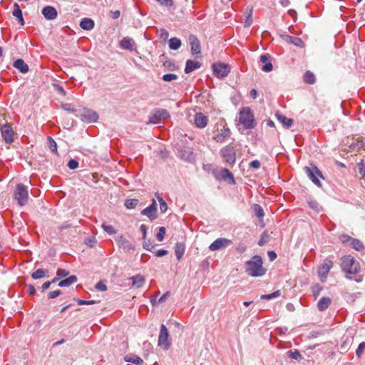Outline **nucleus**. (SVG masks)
<instances>
[{
    "label": "nucleus",
    "instance_id": "f257e3e1",
    "mask_svg": "<svg viewBox=\"0 0 365 365\" xmlns=\"http://www.w3.org/2000/svg\"><path fill=\"white\" fill-rule=\"evenodd\" d=\"M262 259L259 255H255L245 263L246 273L254 277H262L265 274L266 269L262 266Z\"/></svg>",
    "mask_w": 365,
    "mask_h": 365
},
{
    "label": "nucleus",
    "instance_id": "f03ea898",
    "mask_svg": "<svg viewBox=\"0 0 365 365\" xmlns=\"http://www.w3.org/2000/svg\"><path fill=\"white\" fill-rule=\"evenodd\" d=\"M239 121L245 129H253L257 125L254 113L250 108L244 107L239 113Z\"/></svg>",
    "mask_w": 365,
    "mask_h": 365
},
{
    "label": "nucleus",
    "instance_id": "7ed1b4c3",
    "mask_svg": "<svg viewBox=\"0 0 365 365\" xmlns=\"http://www.w3.org/2000/svg\"><path fill=\"white\" fill-rule=\"evenodd\" d=\"M341 268L346 274H356L360 271V264L354 257L346 255L341 258Z\"/></svg>",
    "mask_w": 365,
    "mask_h": 365
},
{
    "label": "nucleus",
    "instance_id": "20e7f679",
    "mask_svg": "<svg viewBox=\"0 0 365 365\" xmlns=\"http://www.w3.org/2000/svg\"><path fill=\"white\" fill-rule=\"evenodd\" d=\"M220 155L224 162L227 165L232 166L236 162V150L231 145H226L220 150Z\"/></svg>",
    "mask_w": 365,
    "mask_h": 365
},
{
    "label": "nucleus",
    "instance_id": "39448f33",
    "mask_svg": "<svg viewBox=\"0 0 365 365\" xmlns=\"http://www.w3.org/2000/svg\"><path fill=\"white\" fill-rule=\"evenodd\" d=\"M308 178L314 183L316 185L321 187V182L319 178H324L322 173L317 167L315 165H311L310 167H305L304 168Z\"/></svg>",
    "mask_w": 365,
    "mask_h": 365
},
{
    "label": "nucleus",
    "instance_id": "423d86ee",
    "mask_svg": "<svg viewBox=\"0 0 365 365\" xmlns=\"http://www.w3.org/2000/svg\"><path fill=\"white\" fill-rule=\"evenodd\" d=\"M14 197L20 206L24 205L27 202L29 197L27 187L23 184H18L14 193Z\"/></svg>",
    "mask_w": 365,
    "mask_h": 365
},
{
    "label": "nucleus",
    "instance_id": "0eeeda50",
    "mask_svg": "<svg viewBox=\"0 0 365 365\" xmlns=\"http://www.w3.org/2000/svg\"><path fill=\"white\" fill-rule=\"evenodd\" d=\"M169 332L165 324H161L158 336V345L164 350H168L170 346Z\"/></svg>",
    "mask_w": 365,
    "mask_h": 365
},
{
    "label": "nucleus",
    "instance_id": "6e6552de",
    "mask_svg": "<svg viewBox=\"0 0 365 365\" xmlns=\"http://www.w3.org/2000/svg\"><path fill=\"white\" fill-rule=\"evenodd\" d=\"M170 118L169 113L165 109L155 110L150 116L148 124H158L161 120H165Z\"/></svg>",
    "mask_w": 365,
    "mask_h": 365
},
{
    "label": "nucleus",
    "instance_id": "1a4fd4ad",
    "mask_svg": "<svg viewBox=\"0 0 365 365\" xmlns=\"http://www.w3.org/2000/svg\"><path fill=\"white\" fill-rule=\"evenodd\" d=\"M334 263L331 260L326 259L323 263L318 267V275L322 282L327 280L328 273L333 267Z\"/></svg>",
    "mask_w": 365,
    "mask_h": 365
},
{
    "label": "nucleus",
    "instance_id": "9d476101",
    "mask_svg": "<svg viewBox=\"0 0 365 365\" xmlns=\"http://www.w3.org/2000/svg\"><path fill=\"white\" fill-rule=\"evenodd\" d=\"M214 74L217 78H224L227 76L230 72V68L228 64L223 63H215L212 65Z\"/></svg>",
    "mask_w": 365,
    "mask_h": 365
},
{
    "label": "nucleus",
    "instance_id": "9b49d317",
    "mask_svg": "<svg viewBox=\"0 0 365 365\" xmlns=\"http://www.w3.org/2000/svg\"><path fill=\"white\" fill-rule=\"evenodd\" d=\"M232 243V241L229 239L217 238L209 246V249L211 251L220 250L230 246Z\"/></svg>",
    "mask_w": 365,
    "mask_h": 365
},
{
    "label": "nucleus",
    "instance_id": "f8f14e48",
    "mask_svg": "<svg viewBox=\"0 0 365 365\" xmlns=\"http://www.w3.org/2000/svg\"><path fill=\"white\" fill-rule=\"evenodd\" d=\"M0 130L5 142L8 144L13 143L14 132L11 126L9 124H5L1 126Z\"/></svg>",
    "mask_w": 365,
    "mask_h": 365
},
{
    "label": "nucleus",
    "instance_id": "ddd939ff",
    "mask_svg": "<svg viewBox=\"0 0 365 365\" xmlns=\"http://www.w3.org/2000/svg\"><path fill=\"white\" fill-rule=\"evenodd\" d=\"M141 215L147 216L151 221L157 218V204L153 200L152 204L141 211Z\"/></svg>",
    "mask_w": 365,
    "mask_h": 365
},
{
    "label": "nucleus",
    "instance_id": "4468645a",
    "mask_svg": "<svg viewBox=\"0 0 365 365\" xmlns=\"http://www.w3.org/2000/svg\"><path fill=\"white\" fill-rule=\"evenodd\" d=\"M98 119V115L96 111L86 109L81 114V120L87 123H94Z\"/></svg>",
    "mask_w": 365,
    "mask_h": 365
},
{
    "label": "nucleus",
    "instance_id": "2eb2a0df",
    "mask_svg": "<svg viewBox=\"0 0 365 365\" xmlns=\"http://www.w3.org/2000/svg\"><path fill=\"white\" fill-rule=\"evenodd\" d=\"M116 242L118 246L125 252L134 250V246L132 243L123 235H118L116 238Z\"/></svg>",
    "mask_w": 365,
    "mask_h": 365
},
{
    "label": "nucleus",
    "instance_id": "dca6fc26",
    "mask_svg": "<svg viewBox=\"0 0 365 365\" xmlns=\"http://www.w3.org/2000/svg\"><path fill=\"white\" fill-rule=\"evenodd\" d=\"M214 174L219 180L229 179L232 183H235V179L232 173L227 168H222L218 173L214 172Z\"/></svg>",
    "mask_w": 365,
    "mask_h": 365
},
{
    "label": "nucleus",
    "instance_id": "f3484780",
    "mask_svg": "<svg viewBox=\"0 0 365 365\" xmlns=\"http://www.w3.org/2000/svg\"><path fill=\"white\" fill-rule=\"evenodd\" d=\"M42 14L46 19L53 20L57 16V11L54 7L47 6L42 9Z\"/></svg>",
    "mask_w": 365,
    "mask_h": 365
},
{
    "label": "nucleus",
    "instance_id": "a211bd4d",
    "mask_svg": "<svg viewBox=\"0 0 365 365\" xmlns=\"http://www.w3.org/2000/svg\"><path fill=\"white\" fill-rule=\"evenodd\" d=\"M189 41L191 46V51L192 54H200V44L198 39L193 35L190 36Z\"/></svg>",
    "mask_w": 365,
    "mask_h": 365
},
{
    "label": "nucleus",
    "instance_id": "6ab92c4d",
    "mask_svg": "<svg viewBox=\"0 0 365 365\" xmlns=\"http://www.w3.org/2000/svg\"><path fill=\"white\" fill-rule=\"evenodd\" d=\"M269 58L270 56L267 53L262 54L260 56V62L264 63L262 67V70L264 72H269L273 68L272 63L269 61Z\"/></svg>",
    "mask_w": 365,
    "mask_h": 365
},
{
    "label": "nucleus",
    "instance_id": "aec40b11",
    "mask_svg": "<svg viewBox=\"0 0 365 365\" xmlns=\"http://www.w3.org/2000/svg\"><path fill=\"white\" fill-rule=\"evenodd\" d=\"M207 118L202 113H197L195 116V123L197 127L202 128L207 124Z\"/></svg>",
    "mask_w": 365,
    "mask_h": 365
},
{
    "label": "nucleus",
    "instance_id": "412c9836",
    "mask_svg": "<svg viewBox=\"0 0 365 365\" xmlns=\"http://www.w3.org/2000/svg\"><path fill=\"white\" fill-rule=\"evenodd\" d=\"M331 303V299L327 297H323L317 303V309L320 312L326 310Z\"/></svg>",
    "mask_w": 365,
    "mask_h": 365
},
{
    "label": "nucleus",
    "instance_id": "4be33fe9",
    "mask_svg": "<svg viewBox=\"0 0 365 365\" xmlns=\"http://www.w3.org/2000/svg\"><path fill=\"white\" fill-rule=\"evenodd\" d=\"M200 67V63L198 61H195L192 60H187L186 62V66L185 68V73H190L193 71L199 68Z\"/></svg>",
    "mask_w": 365,
    "mask_h": 365
},
{
    "label": "nucleus",
    "instance_id": "5701e85b",
    "mask_svg": "<svg viewBox=\"0 0 365 365\" xmlns=\"http://www.w3.org/2000/svg\"><path fill=\"white\" fill-rule=\"evenodd\" d=\"M13 66L22 73H26L29 71L28 65L22 59L19 58L15 61Z\"/></svg>",
    "mask_w": 365,
    "mask_h": 365
},
{
    "label": "nucleus",
    "instance_id": "b1692460",
    "mask_svg": "<svg viewBox=\"0 0 365 365\" xmlns=\"http://www.w3.org/2000/svg\"><path fill=\"white\" fill-rule=\"evenodd\" d=\"M12 14L17 19L19 23L21 25H24V20L23 18L22 11L20 9L19 6L17 3H15L14 4V10Z\"/></svg>",
    "mask_w": 365,
    "mask_h": 365
},
{
    "label": "nucleus",
    "instance_id": "393cba45",
    "mask_svg": "<svg viewBox=\"0 0 365 365\" xmlns=\"http://www.w3.org/2000/svg\"><path fill=\"white\" fill-rule=\"evenodd\" d=\"M80 26L84 30L90 31L94 27V21L91 19L84 18L81 20Z\"/></svg>",
    "mask_w": 365,
    "mask_h": 365
},
{
    "label": "nucleus",
    "instance_id": "a878e982",
    "mask_svg": "<svg viewBox=\"0 0 365 365\" xmlns=\"http://www.w3.org/2000/svg\"><path fill=\"white\" fill-rule=\"evenodd\" d=\"M185 247L183 243H182V242L176 243L175 247V255H176V257L178 261H180L181 259V258L182 257V256L185 253Z\"/></svg>",
    "mask_w": 365,
    "mask_h": 365
},
{
    "label": "nucleus",
    "instance_id": "bb28decb",
    "mask_svg": "<svg viewBox=\"0 0 365 365\" xmlns=\"http://www.w3.org/2000/svg\"><path fill=\"white\" fill-rule=\"evenodd\" d=\"M130 279L132 281L133 287H135L136 288L141 287L145 282L144 277L140 274L133 276L130 277Z\"/></svg>",
    "mask_w": 365,
    "mask_h": 365
},
{
    "label": "nucleus",
    "instance_id": "cd10ccee",
    "mask_svg": "<svg viewBox=\"0 0 365 365\" xmlns=\"http://www.w3.org/2000/svg\"><path fill=\"white\" fill-rule=\"evenodd\" d=\"M278 120L287 128L291 127L293 124V120L292 118H287L286 116L277 114L276 115Z\"/></svg>",
    "mask_w": 365,
    "mask_h": 365
},
{
    "label": "nucleus",
    "instance_id": "c85d7f7f",
    "mask_svg": "<svg viewBox=\"0 0 365 365\" xmlns=\"http://www.w3.org/2000/svg\"><path fill=\"white\" fill-rule=\"evenodd\" d=\"M133 43L134 42L131 38L128 37H125L120 41V46L121 48L124 49L131 51L133 50Z\"/></svg>",
    "mask_w": 365,
    "mask_h": 365
},
{
    "label": "nucleus",
    "instance_id": "c756f323",
    "mask_svg": "<svg viewBox=\"0 0 365 365\" xmlns=\"http://www.w3.org/2000/svg\"><path fill=\"white\" fill-rule=\"evenodd\" d=\"M286 40L289 43L294 44L298 47L302 48L304 46V43L300 38L295 37V36H287Z\"/></svg>",
    "mask_w": 365,
    "mask_h": 365
},
{
    "label": "nucleus",
    "instance_id": "7c9ffc66",
    "mask_svg": "<svg viewBox=\"0 0 365 365\" xmlns=\"http://www.w3.org/2000/svg\"><path fill=\"white\" fill-rule=\"evenodd\" d=\"M125 361L128 362L133 363L136 365H143V359L136 355H127L125 356Z\"/></svg>",
    "mask_w": 365,
    "mask_h": 365
},
{
    "label": "nucleus",
    "instance_id": "2f4dec72",
    "mask_svg": "<svg viewBox=\"0 0 365 365\" xmlns=\"http://www.w3.org/2000/svg\"><path fill=\"white\" fill-rule=\"evenodd\" d=\"M77 281V277L75 275H71L68 278L59 282L58 286L61 287H68Z\"/></svg>",
    "mask_w": 365,
    "mask_h": 365
},
{
    "label": "nucleus",
    "instance_id": "473e14b6",
    "mask_svg": "<svg viewBox=\"0 0 365 365\" xmlns=\"http://www.w3.org/2000/svg\"><path fill=\"white\" fill-rule=\"evenodd\" d=\"M230 135V130L229 128H225L222 130L221 133L217 134L215 139L217 142H222L225 138H228Z\"/></svg>",
    "mask_w": 365,
    "mask_h": 365
},
{
    "label": "nucleus",
    "instance_id": "72a5a7b5",
    "mask_svg": "<svg viewBox=\"0 0 365 365\" xmlns=\"http://www.w3.org/2000/svg\"><path fill=\"white\" fill-rule=\"evenodd\" d=\"M349 246L356 251H361L364 249V246L359 240L353 238Z\"/></svg>",
    "mask_w": 365,
    "mask_h": 365
},
{
    "label": "nucleus",
    "instance_id": "f704fd0d",
    "mask_svg": "<svg viewBox=\"0 0 365 365\" xmlns=\"http://www.w3.org/2000/svg\"><path fill=\"white\" fill-rule=\"evenodd\" d=\"M168 43L169 47L172 50H178L181 46V41L176 37L171 38Z\"/></svg>",
    "mask_w": 365,
    "mask_h": 365
},
{
    "label": "nucleus",
    "instance_id": "c9c22d12",
    "mask_svg": "<svg viewBox=\"0 0 365 365\" xmlns=\"http://www.w3.org/2000/svg\"><path fill=\"white\" fill-rule=\"evenodd\" d=\"M47 272H48V270H46V269H38L31 274V277L34 279H41V278L45 277Z\"/></svg>",
    "mask_w": 365,
    "mask_h": 365
},
{
    "label": "nucleus",
    "instance_id": "e433bc0d",
    "mask_svg": "<svg viewBox=\"0 0 365 365\" xmlns=\"http://www.w3.org/2000/svg\"><path fill=\"white\" fill-rule=\"evenodd\" d=\"M316 78L314 73L311 71H307L304 75V81L309 84H313L315 83Z\"/></svg>",
    "mask_w": 365,
    "mask_h": 365
},
{
    "label": "nucleus",
    "instance_id": "4c0bfd02",
    "mask_svg": "<svg viewBox=\"0 0 365 365\" xmlns=\"http://www.w3.org/2000/svg\"><path fill=\"white\" fill-rule=\"evenodd\" d=\"M155 196L160 203V210L162 213H165L168 210V205L166 202L163 199V197L158 194L156 193Z\"/></svg>",
    "mask_w": 365,
    "mask_h": 365
},
{
    "label": "nucleus",
    "instance_id": "58836bf2",
    "mask_svg": "<svg viewBox=\"0 0 365 365\" xmlns=\"http://www.w3.org/2000/svg\"><path fill=\"white\" fill-rule=\"evenodd\" d=\"M253 210L255 212V215L259 218V219H262L263 217L264 216V210L262 207V206H260L258 204H255L253 205Z\"/></svg>",
    "mask_w": 365,
    "mask_h": 365
},
{
    "label": "nucleus",
    "instance_id": "ea45409f",
    "mask_svg": "<svg viewBox=\"0 0 365 365\" xmlns=\"http://www.w3.org/2000/svg\"><path fill=\"white\" fill-rule=\"evenodd\" d=\"M287 355L289 358L296 359V360H300L302 359V354L297 349H294V351L291 350V351H287Z\"/></svg>",
    "mask_w": 365,
    "mask_h": 365
},
{
    "label": "nucleus",
    "instance_id": "a19ab883",
    "mask_svg": "<svg viewBox=\"0 0 365 365\" xmlns=\"http://www.w3.org/2000/svg\"><path fill=\"white\" fill-rule=\"evenodd\" d=\"M280 294H281V292L279 290H277L276 292H274L272 294H262V295H261L260 298L262 299L270 300V299H272L274 298L279 297Z\"/></svg>",
    "mask_w": 365,
    "mask_h": 365
},
{
    "label": "nucleus",
    "instance_id": "79ce46f5",
    "mask_svg": "<svg viewBox=\"0 0 365 365\" xmlns=\"http://www.w3.org/2000/svg\"><path fill=\"white\" fill-rule=\"evenodd\" d=\"M138 204V200L137 199H129L126 200L125 202V206L128 209H133L137 207Z\"/></svg>",
    "mask_w": 365,
    "mask_h": 365
},
{
    "label": "nucleus",
    "instance_id": "37998d69",
    "mask_svg": "<svg viewBox=\"0 0 365 365\" xmlns=\"http://www.w3.org/2000/svg\"><path fill=\"white\" fill-rule=\"evenodd\" d=\"M339 240L343 244H346V245H350L351 240H353V237H350L348 235H345V234L339 235Z\"/></svg>",
    "mask_w": 365,
    "mask_h": 365
},
{
    "label": "nucleus",
    "instance_id": "c03bdc74",
    "mask_svg": "<svg viewBox=\"0 0 365 365\" xmlns=\"http://www.w3.org/2000/svg\"><path fill=\"white\" fill-rule=\"evenodd\" d=\"M163 80L167 82L175 81L178 78V76L174 73H167L163 76Z\"/></svg>",
    "mask_w": 365,
    "mask_h": 365
},
{
    "label": "nucleus",
    "instance_id": "a18cd8bd",
    "mask_svg": "<svg viewBox=\"0 0 365 365\" xmlns=\"http://www.w3.org/2000/svg\"><path fill=\"white\" fill-rule=\"evenodd\" d=\"M165 228L164 227H160L158 233L156 234V238L158 241L161 242L164 239V236L165 234Z\"/></svg>",
    "mask_w": 365,
    "mask_h": 365
},
{
    "label": "nucleus",
    "instance_id": "49530a36",
    "mask_svg": "<svg viewBox=\"0 0 365 365\" xmlns=\"http://www.w3.org/2000/svg\"><path fill=\"white\" fill-rule=\"evenodd\" d=\"M48 147L51 149V150L53 153H56L57 152V145H56V142L51 137H48Z\"/></svg>",
    "mask_w": 365,
    "mask_h": 365
},
{
    "label": "nucleus",
    "instance_id": "de8ad7c7",
    "mask_svg": "<svg viewBox=\"0 0 365 365\" xmlns=\"http://www.w3.org/2000/svg\"><path fill=\"white\" fill-rule=\"evenodd\" d=\"M102 227L104 230V231H106L109 235H113L116 232L114 227L111 225H107L103 224Z\"/></svg>",
    "mask_w": 365,
    "mask_h": 365
},
{
    "label": "nucleus",
    "instance_id": "09e8293b",
    "mask_svg": "<svg viewBox=\"0 0 365 365\" xmlns=\"http://www.w3.org/2000/svg\"><path fill=\"white\" fill-rule=\"evenodd\" d=\"M358 168L360 175L363 178L365 179V162L361 160L359 163H358Z\"/></svg>",
    "mask_w": 365,
    "mask_h": 365
},
{
    "label": "nucleus",
    "instance_id": "8fccbe9b",
    "mask_svg": "<svg viewBox=\"0 0 365 365\" xmlns=\"http://www.w3.org/2000/svg\"><path fill=\"white\" fill-rule=\"evenodd\" d=\"M322 289V287L319 284H316L313 287L312 293H313L315 299H317L319 297Z\"/></svg>",
    "mask_w": 365,
    "mask_h": 365
},
{
    "label": "nucleus",
    "instance_id": "3c124183",
    "mask_svg": "<svg viewBox=\"0 0 365 365\" xmlns=\"http://www.w3.org/2000/svg\"><path fill=\"white\" fill-rule=\"evenodd\" d=\"M155 1H158V3H160V5L167 6V7H170V6H173V4H174L173 0H155Z\"/></svg>",
    "mask_w": 365,
    "mask_h": 365
},
{
    "label": "nucleus",
    "instance_id": "603ef678",
    "mask_svg": "<svg viewBox=\"0 0 365 365\" xmlns=\"http://www.w3.org/2000/svg\"><path fill=\"white\" fill-rule=\"evenodd\" d=\"M68 274H69V272L66 269H58L57 272H56V276L58 278L65 277L68 276Z\"/></svg>",
    "mask_w": 365,
    "mask_h": 365
},
{
    "label": "nucleus",
    "instance_id": "864d4df0",
    "mask_svg": "<svg viewBox=\"0 0 365 365\" xmlns=\"http://www.w3.org/2000/svg\"><path fill=\"white\" fill-rule=\"evenodd\" d=\"M78 166V161H76V160H73V159H71L68 163V167L71 169V170H74L76 168H77Z\"/></svg>",
    "mask_w": 365,
    "mask_h": 365
},
{
    "label": "nucleus",
    "instance_id": "5fc2aeb1",
    "mask_svg": "<svg viewBox=\"0 0 365 365\" xmlns=\"http://www.w3.org/2000/svg\"><path fill=\"white\" fill-rule=\"evenodd\" d=\"M365 349V342H361L359 344L356 351V354L358 356H360L361 354L363 353L364 350Z\"/></svg>",
    "mask_w": 365,
    "mask_h": 365
},
{
    "label": "nucleus",
    "instance_id": "6e6d98bb",
    "mask_svg": "<svg viewBox=\"0 0 365 365\" xmlns=\"http://www.w3.org/2000/svg\"><path fill=\"white\" fill-rule=\"evenodd\" d=\"M77 303L78 305H91L95 304L94 300H83V299H78Z\"/></svg>",
    "mask_w": 365,
    "mask_h": 365
},
{
    "label": "nucleus",
    "instance_id": "4d7b16f0",
    "mask_svg": "<svg viewBox=\"0 0 365 365\" xmlns=\"http://www.w3.org/2000/svg\"><path fill=\"white\" fill-rule=\"evenodd\" d=\"M61 294V292L60 290H55L50 292L48 294V299H54L59 296Z\"/></svg>",
    "mask_w": 365,
    "mask_h": 365
},
{
    "label": "nucleus",
    "instance_id": "13d9d810",
    "mask_svg": "<svg viewBox=\"0 0 365 365\" xmlns=\"http://www.w3.org/2000/svg\"><path fill=\"white\" fill-rule=\"evenodd\" d=\"M153 247H154V246L153 245L150 240H148V241L145 240L144 241V242H143V248L144 249L150 251Z\"/></svg>",
    "mask_w": 365,
    "mask_h": 365
},
{
    "label": "nucleus",
    "instance_id": "bf43d9fd",
    "mask_svg": "<svg viewBox=\"0 0 365 365\" xmlns=\"http://www.w3.org/2000/svg\"><path fill=\"white\" fill-rule=\"evenodd\" d=\"M96 288L100 291H106L107 290L106 285L102 282H98L96 284Z\"/></svg>",
    "mask_w": 365,
    "mask_h": 365
},
{
    "label": "nucleus",
    "instance_id": "052dcab7",
    "mask_svg": "<svg viewBox=\"0 0 365 365\" xmlns=\"http://www.w3.org/2000/svg\"><path fill=\"white\" fill-rule=\"evenodd\" d=\"M260 165H261V163L258 160H255L252 161L250 164V166L251 168H253L255 169H258L260 167Z\"/></svg>",
    "mask_w": 365,
    "mask_h": 365
},
{
    "label": "nucleus",
    "instance_id": "680f3d73",
    "mask_svg": "<svg viewBox=\"0 0 365 365\" xmlns=\"http://www.w3.org/2000/svg\"><path fill=\"white\" fill-rule=\"evenodd\" d=\"M62 108L68 111H74L73 106L71 103H64L62 105Z\"/></svg>",
    "mask_w": 365,
    "mask_h": 365
},
{
    "label": "nucleus",
    "instance_id": "e2e57ef3",
    "mask_svg": "<svg viewBox=\"0 0 365 365\" xmlns=\"http://www.w3.org/2000/svg\"><path fill=\"white\" fill-rule=\"evenodd\" d=\"M140 231L143 234V239L145 240L147 234V227L145 225H141L140 227Z\"/></svg>",
    "mask_w": 365,
    "mask_h": 365
},
{
    "label": "nucleus",
    "instance_id": "0e129e2a",
    "mask_svg": "<svg viewBox=\"0 0 365 365\" xmlns=\"http://www.w3.org/2000/svg\"><path fill=\"white\" fill-rule=\"evenodd\" d=\"M309 205L312 209L317 210V212L319 211V204L316 201H311L309 202Z\"/></svg>",
    "mask_w": 365,
    "mask_h": 365
},
{
    "label": "nucleus",
    "instance_id": "69168bd1",
    "mask_svg": "<svg viewBox=\"0 0 365 365\" xmlns=\"http://www.w3.org/2000/svg\"><path fill=\"white\" fill-rule=\"evenodd\" d=\"M168 254V251L165 250H158L155 252L157 257H163Z\"/></svg>",
    "mask_w": 365,
    "mask_h": 365
},
{
    "label": "nucleus",
    "instance_id": "338daca9",
    "mask_svg": "<svg viewBox=\"0 0 365 365\" xmlns=\"http://www.w3.org/2000/svg\"><path fill=\"white\" fill-rule=\"evenodd\" d=\"M168 296H169V292H165V293L162 297H160L159 298V299H158V302H157V303H158V304H162V303H163V302L166 300V299H167V297H168Z\"/></svg>",
    "mask_w": 365,
    "mask_h": 365
},
{
    "label": "nucleus",
    "instance_id": "774afa93",
    "mask_svg": "<svg viewBox=\"0 0 365 365\" xmlns=\"http://www.w3.org/2000/svg\"><path fill=\"white\" fill-rule=\"evenodd\" d=\"M36 292V289L34 287V286L30 284L28 286V293L30 294V295H34Z\"/></svg>",
    "mask_w": 365,
    "mask_h": 365
}]
</instances>
